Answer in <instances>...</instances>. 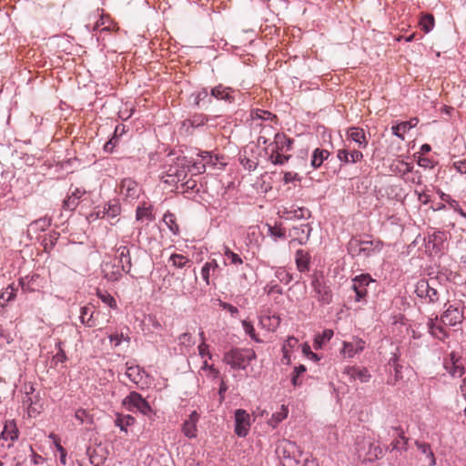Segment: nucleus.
<instances>
[{"instance_id": "obj_1", "label": "nucleus", "mask_w": 466, "mask_h": 466, "mask_svg": "<svg viewBox=\"0 0 466 466\" xmlns=\"http://www.w3.org/2000/svg\"><path fill=\"white\" fill-rule=\"evenodd\" d=\"M255 359L256 353L251 349H232L225 353L223 361L234 370H245Z\"/></svg>"}, {"instance_id": "obj_2", "label": "nucleus", "mask_w": 466, "mask_h": 466, "mask_svg": "<svg viewBox=\"0 0 466 466\" xmlns=\"http://www.w3.org/2000/svg\"><path fill=\"white\" fill-rule=\"evenodd\" d=\"M189 170V162L186 157H178L174 165H170L162 176V180L170 185L183 181Z\"/></svg>"}, {"instance_id": "obj_3", "label": "nucleus", "mask_w": 466, "mask_h": 466, "mask_svg": "<svg viewBox=\"0 0 466 466\" xmlns=\"http://www.w3.org/2000/svg\"><path fill=\"white\" fill-rule=\"evenodd\" d=\"M415 292L419 297L434 303L440 300L441 297L445 293V289L441 285H437L435 280L420 279L416 285Z\"/></svg>"}, {"instance_id": "obj_4", "label": "nucleus", "mask_w": 466, "mask_h": 466, "mask_svg": "<svg viewBox=\"0 0 466 466\" xmlns=\"http://www.w3.org/2000/svg\"><path fill=\"white\" fill-rule=\"evenodd\" d=\"M463 309L461 301H449L447 309L441 317V323L445 326H455L461 323L464 319Z\"/></svg>"}, {"instance_id": "obj_5", "label": "nucleus", "mask_w": 466, "mask_h": 466, "mask_svg": "<svg viewBox=\"0 0 466 466\" xmlns=\"http://www.w3.org/2000/svg\"><path fill=\"white\" fill-rule=\"evenodd\" d=\"M123 405L129 411H139L144 415L151 412V407L142 396L133 391L123 400Z\"/></svg>"}, {"instance_id": "obj_6", "label": "nucleus", "mask_w": 466, "mask_h": 466, "mask_svg": "<svg viewBox=\"0 0 466 466\" xmlns=\"http://www.w3.org/2000/svg\"><path fill=\"white\" fill-rule=\"evenodd\" d=\"M141 193L139 185L130 177L121 180L119 185V195L127 201H134L138 198Z\"/></svg>"}, {"instance_id": "obj_7", "label": "nucleus", "mask_w": 466, "mask_h": 466, "mask_svg": "<svg viewBox=\"0 0 466 466\" xmlns=\"http://www.w3.org/2000/svg\"><path fill=\"white\" fill-rule=\"evenodd\" d=\"M250 428V416L242 409L235 411V433L238 437H246Z\"/></svg>"}, {"instance_id": "obj_8", "label": "nucleus", "mask_w": 466, "mask_h": 466, "mask_svg": "<svg viewBox=\"0 0 466 466\" xmlns=\"http://www.w3.org/2000/svg\"><path fill=\"white\" fill-rule=\"evenodd\" d=\"M315 292L318 295V299L324 304H329L332 299V292L329 286L324 281L322 278L315 277L311 283Z\"/></svg>"}, {"instance_id": "obj_9", "label": "nucleus", "mask_w": 466, "mask_h": 466, "mask_svg": "<svg viewBox=\"0 0 466 466\" xmlns=\"http://www.w3.org/2000/svg\"><path fill=\"white\" fill-rule=\"evenodd\" d=\"M126 376L135 384L144 387L147 384V376L146 372L138 366L133 363H127Z\"/></svg>"}, {"instance_id": "obj_10", "label": "nucleus", "mask_w": 466, "mask_h": 466, "mask_svg": "<svg viewBox=\"0 0 466 466\" xmlns=\"http://www.w3.org/2000/svg\"><path fill=\"white\" fill-rule=\"evenodd\" d=\"M365 348V341L359 338H354L352 341H344L341 354L345 358H353L356 354L361 352Z\"/></svg>"}, {"instance_id": "obj_11", "label": "nucleus", "mask_w": 466, "mask_h": 466, "mask_svg": "<svg viewBox=\"0 0 466 466\" xmlns=\"http://www.w3.org/2000/svg\"><path fill=\"white\" fill-rule=\"evenodd\" d=\"M352 289L356 292V300L360 301L367 295L366 287L373 280L369 275H360L353 279Z\"/></svg>"}, {"instance_id": "obj_12", "label": "nucleus", "mask_w": 466, "mask_h": 466, "mask_svg": "<svg viewBox=\"0 0 466 466\" xmlns=\"http://www.w3.org/2000/svg\"><path fill=\"white\" fill-rule=\"evenodd\" d=\"M445 370L452 377H461L464 374V366L462 360L455 356V353L451 354V359L444 363Z\"/></svg>"}, {"instance_id": "obj_13", "label": "nucleus", "mask_w": 466, "mask_h": 466, "mask_svg": "<svg viewBox=\"0 0 466 466\" xmlns=\"http://www.w3.org/2000/svg\"><path fill=\"white\" fill-rule=\"evenodd\" d=\"M199 414L194 410L190 413L188 419L183 423L182 432L189 439L196 438L198 435L197 423L199 420Z\"/></svg>"}, {"instance_id": "obj_14", "label": "nucleus", "mask_w": 466, "mask_h": 466, "mask_svg": "<svg viewBox=\"0 0 466 466\" xmlns=\"http://www.w3.org/2000/svg\"><path fill=\"white\" fill-rule=\"evenodd\" d=\"M337 157L345 164H354L363 158V154L357 149L342 148L338 150Z\"/></svg>"}, {"instance_id": "obj_15", "label": "nucleus", "mask_w": 466, "mask_h": 466, "mask_svg": "<svg viewBox=\"0 0 466 466\" xmlns=\"http://www.w3.org/2000/svg\"><path fill=\"white\" fill-rule=\"evenodd\" d=\"M311 228L308 224L294 227L290 231L291 242L297 241L300 245L305 244L310 236Z\"/></svg>"}, {"instance_id": "obj_16", "label": "nucleus", "mask_w": 466, "mask_h": 466, "mask_svg": "<svg viewBox=\"0 0 466 466\" xmlns=\"http://www.w3.org/2000/svg\"><path fill=\"white\" fill-rule=\"evenodd\" d=\"M25 397L23 399V406L27 409L29 417H36L42 410V405L38 402L35 396H29V391L26 390Z\"/></svg>"}, {"instance_id": "obj_17", "label": "nucleus", "mask_w": 466, "mask_h": 466, "mask_svg": "<svg viewBox=\"0 0 466 466\" xmlns=\"http://www.w3.org/2000/svg\"><path fill=\"white\" fill-rule=\"evenodd\" d=\"M292 140L288 138L284 134L278 133L275 135L274 142L270 143L267 149H277L281 152L290 150Z\"/></svg>"}, {"instance_id": "obj_18", "label": "nucleus", "mask_w": 466, "mask_h": 466, "mask_svg": "<svg viewBox=\"0 0 466 466\" xmlns=\"http://www.w3.org/2000/svg\"><path fill=\"white\" fill-rule=\"evenodd\" d=\"M442 324L443 323H441V321L439 320L438 318H435L434 319H431L428 321V328H429L430 333L433 337H435L441 340L444 339L448 336V331L442 326Z\"/></svg>"}, {"instance_id": "obj_19", "label": "nucleus", "mask_w": 466, "mask_h": 466, "mask_svg": "<svg viewBox=\"0 0 466 466\" xmlns=\"http://www.w3.org/2000/svg\"><path fill=\"white\" fill-rule=\"evenodd\" d=\"M103 273L106 279L110 281H116L119 279L124 269L121 265L107 262L103 265Z\"/></svg>"}, {"instance_id": "obj_20", "label": "nucleus", "mask_w": 466, "mask_h": 466, "mask_svg": "<svg viewBox=\"0 0 466 466\" xmlns=\"http://www.w3.org/2000/svg\"><path fill=\"white\" fill-rule=\"evenodd\" d=\"M347 136L357 143L360 147L365 148L368 145V140L362 128L355 127H350L347 131Z\"/></svg>"}, {"instance_id": "obj_21", "label": "nucleus", "mask_w": 466, "mask_h": 466, "mask_svg": "<svg viewBox=\"0 0 466 466\" xmlns=\"http://www.w3.org/2000/svg\"><path fill=\"white\" fill-rule=\"evenodd\" d=\"M345 372L350 379L360 380V382H367L370 378V375L365 368L348 367Z\"/></svg>"}, {"instance_id": "obj_22", "label": "nucleus", "mask_w": 466, "mask_h": 466, "mask_svg": "<svg viewBox=\"0 0 466 466\" xmlns=\"http://www.w3.org/2000/svg\"><path fill=\"white\" fill-rule=\"evenodd\" d=\"M136 218L137 221L148 223L154 219L152 213V206L144 202L138 206L136 212Z\"/></svg>"}, {"instance_id": "obj_23", "label": "nucleus", "mask_w": 466, "mask_h": 466, "mask_svg": "<svg viewBox=\"0 0 466 466\" xmlns=\"http://www.w3.org/2000/svg\"><path fill=\"white\" fill-rule=\"evenodd\" d=\"M233 90L229 87L223 86L221 85L211 89V96L218 100H226L228 103L234 101L232 96Z\"/></svg>"}, {"instance_id": "obj_24", "label": "nucleus", "mask_w": 466, "mask_h": 466, "mask_svg": "<svg viewBox=\"0 0 466 466\" xmlns=\"http://www.w3.org/2000/svg\"><path fill=\"white\" fill-rule=\"evenodd\" d=\"M118 264L121 265L124 272H129L131 268V258L129 249L127 247H119L116 250Z\"/></svg>"}, {"instance_id": "obj_25", "label": "nucleus", "mask_w": 466, "mask_h": 466, "mask_svg": "<svg viewBox=\"0 0 466 466\" xmlns=\"http://www.w3.org/2000/svg\"><path fill=\"white\" fill-rule=\"evenodd\" d=\"M1 438L11 441H14L18 438V430L14 420L5 421L1 433Z\"/></svg>"}, {"instance_id": "obj_26", "label": "nucleus", "mask_w": 466, "mask_h": 466, "mask_svg": "<svg viewBox=\"0 0 466 466\" xmlns=\"http://www.w3.org/2000/svg\"><path fill=\"white\" fill-rule=\"evenodd\" d=\"M259 324L263 329L274 331L280 324V318L277 315L262 316L259 319Z\"/></svg>"}, {"instance_id": "obj_27", "label": "nucleus", "mask_w": 466, "mask_h": 466, "mask_svg": "<svg viewBox=\"0 0 466 466\" xmlns=\"http://www.w3.org/2000/svg\"><path fill=\"white\" fill-rule=\"evenodd\" d=\"M268 160L274 165H283L286 163L290 155H287V152L278 151L277 149H268Z\"/></svg>"}, {"instance_id": "obj_28", "label": "nucleus", "mask_w": 466, "mask_h": 466, "mask_svg": "<svg viewBox=\"0 0 466 466\" xmlns=\"http://www.w3.org/2000/svg\"><path fill=\"white\" fill-rule=\"evenodd\" d=\"M18 289L14 285H8L0 294V305L4 307L6 303L15 299Z\"/></svg>"}, {"instance_id": "obj_29", "label": "nucleus", "mask_w": 466, "mask_h": 466, "mask_svg": "<svg viewBox=\"0 0 466 466\" xmlns=\"http://www.w3.org/2000/svg\"><path fill=\"white\" fill-rule=\"evenodd\" d=\"M309 254L302 250L299 249L296 252V264L297 268L299 271H306L309 269Z\"/></svg>"}, {"instance_id": "obj_30", "label": "nucleus", "mask_w": 466, "mask_h": 466, "mask_svg": "<svg viewBox=\"0 0 466 466\" xmlns=\"http://www.w3.org/2000/svg\"><path fill=\"white\" fill-rule=\"evenodd\" d=\"M415 445L418 448V450L430 460L429 465L435 466L436 459H435L434 454L431 449L430 444H428L426 442H420L419 441H416Z\"/></svg>"}, {"instance_id": "obj_31", "label": "nucleus", "mask_w": 466, "mask_h": 466, "mask_svg": "<svg viewBox=\"0 0 466 466\" xmlns=\"http://www.w3.org/2000/svg\"><path fill=\"white\" fill-rule=\"evenodd\" d=\"M329 153L328 150L317 148L314 150L311 157V166L315 168L321 166L323 161L328 158Z\"/></svg>"}, {"instance_id": "obj_32", "label": "nucleus", "mask_w": 466, "mask_h": 466, "mask_svg": "<svg viewBox=\"0 0 466 466\" xmlns=\"http://www.w3.org/2000/svg\"><path fill=\"white\" fill-rule=\"evenodd\" d=\"M288 413V408L285 405H282L279 411L272 414L271 418L268 420V424L272 428H276L279 422L287 418Z\"/></svg>"}, {"instance_id": "obj_33", "label": "nucleus", "mask_w": 466, "mask_h": 466, "mask_svg": "<svg viewBox=\"0 0 466 466\" xmlns=\"http://www.w3.org/2000/svg\"><path fill=\"white\" fill-rule=\"evenodd\" d=\"M199 157H202V160L205 161L206 167L210 166L213 167H217L219 166H224L225 163H223L220 160V157L218 156H212L209 152L204 151L199 154Z\"/></svg>"}, {"instance_id": "obj_34", "label": "nucleus", "mask_w": 466, "mask_h": 466, "mask_svg": "<svg viewBox=\"0 0 466 466\" xmlns=\"http://www.w3.org/2000/svg\"><path fill=\"white\" fill-rule=\"evenodd\" d=\"M80 320L87 327H94L95 320L93 319V311L88 306L81 308Z\"/></svg>"}, {"instance_id": "obj_35", "label": "nucleus", "mask_w": 466, "mask_h": 466, "mask_svg": "<svg viewBox=\"0 0 466 466\" xmlns=\"http://www.w3.org/2000/svg\"><path fill=\"white\" fill-rule=\"evenodd\" d=\"M332 336H333L332 329H325L321 334L317 335L314 339L315 348L320 349L324 343H326L327 341H329L331 339Z\"/></svg>"}, {"instance_id": "obj_36", "label": "nucleus", "mask_w": 466, "mask_h": 466, "mask_svg": "<svg viewBox=\"0 0 466 466\" xmlns=\"http://www.w3.org/2000/svg\"><path fill=\"white\" fill-rule=\"evenodd\" d=\"M135 422V419L130 416H118L115 420V423L117 427L120 428L122 431L127 432V426L133 425Z\"/></svg>"}, {"instance_id": "obj_37", "label": "nucleus", "mask_w": 466, "mask_h": 466, "mask_svg": "<svg viewBox=\"0 0 466 466\" xmlns=\"http://www.w3.org/2000/svg\"><path fill=\"white\" fill-rule=\"evenodd\" d=\"M164 223L168 227L170 231L174 234H177L179 231L178 225L176 222L175 215L172 213H166L163 218Z\"/></svg>"}, {"instance_id": "obj_38", "label": "nucleus", "mask_w": 466, "mask_h": 466, "mask_svg": "<svg viewBox=\"0 0 466 466\" xmlns=\"http://www.w3.org/2000/svg\"><path fill=\"white\" fill-rule=\"evenodd\" d=\"M120 210L118 204H108L106 208H104L102 218H115L120 214Z\"/></svg>"}, {"instance_id": "obj_39", "label": "nucleus", "mask_w": 466, "mask_h": 466, "mask_svg": "<svg viewBox=\"0 0 466 466\" xmlns=\"http://www.w3.org/2000/svg\"><path fill=\"white\" fill-rule=\"evenodd\" d=\"M420 25L425 33L431 32L434 27V17L431 15H425L420 20Z\"/></svg>"}, {"instance_id": "obj_40", "label": "nucleus", "mask_w": 466, "mask_h": 466, "mask_svg": "<svg viewBox=\"0 0 466 466\" xmlns=\"http://www.w3.org/2000/svg\"><path fill=\"white\" fill-rule=\"evenodd\" d=\"M194 175L202 174L206 171V163L202 160V157H199L189 166V170Z\"/></svg>"}, {"instance_id": "obj_41", "label": "nucleus", "mask_w": 466, "mask_h": 466, "mask_svg": "<svg viewBox=\"0 0 466 466\" xmlns=\"http://www.w3.org/2000/svg\"><path fill=\"white\" fill-rule=\"evenodd\" d=\"M169 261L172 263V265L176 268H181L186 266L187 263L189 262V260L180 254H173L169 258Z\"/></svg>"}, {"instance_id": "obj_42", "label": "nucleus", "mask_w": 466, "mask_h": 466, "mask_svg": "<svg viewBox=\"0 0 466 466\" xmlns=\"http://www.w3.org/2000/svg\"><path fill=\"white\" fill-rule=\"evenodd\" d=\"M218 267V264L215 260L211 262H207L202 269H201V275L205 282L208 285L209 284V276H210V270L214 269Z\"/></svg>"}, {"instance_id": "obj_43", "label": "nucleus", "mask_w": 466, "mask_h": 466, "mask_svg": "<svg viewBox=\"0 0 466 466\" xmlns=\"http://www.w3.org/2000/svg\"><path fill=\"white\" fill-rule=\"evenodd\" d=\"M275 276L280 282L285 284H289L292 279L291 275L284 268H278L275 271Z\"/></svg>"}, {"instance_id": "obj_44", "label": "nucleus", "mask_w": 466, "mask_h": 466, "mask_svg": "<svg viewBox=\"0 0 466 466\" xmlns=\"http://www.w3.org/2000/svg\"><path fill=\"white\" fill-rule=\"evenodd\" d=\"M224 256L230 261L231 264L240 265L243 263L241 258L228 247H224Z\"/></svg>"}, {"instance_id": "obj_45", "label": "nucleus", "mask_w": 466, "mask_h": 466, "mask_svg": "<svg viewBox=\"0 0 466 466\" xmlns=\"http://www.w3.org/2000/svg\"><path fill=\"white\" fill-rule=\"evenodd\" d=\"M271 116V113L265 110L256 109L252 110L250 113L251 121L256 120H266Z\"/></svg>"}, {"instance_id": "obj_46", "label": "nucleus", "mask_w": 466, "mask_h": 466, "mask_svg": "<svg viewBox=\"0 0 466 466\" xmlns=\"http://www.w3.org/2000/svg\"><path fill=\"white\" fill-rule=\"evenodd\" d=\"M75 417L77 420L80 421V423H91L92 422L91 416L84 409H78L77 410H76Z\"/></svg>"}, {"instance_id": "obj_47", "label": "nucleus", "mask_w": 466, "mask_h": 466, "mask_svg": "<svg viewBox=\"0 0 466 466\" xmlns=\"http://www.w3.org/2000/svg\"><path fill=\"white\" fill-rule=\"evenodd\" d=\"M399 438L400 440L394 441L392 443V449L393 450H404L406 451L407 450V446H408V441H409V439L405 437L404 433L403 432H400L399 434Z\"/></svg>"}, {"instance_id": "obj_48", "label": "nucleus", "mask_w": 466, "mask_h": 466, "mask_svg": "<svg viewBox=\"0 0 466 466\" xmlns=\"http://www.w3.org/2000/svg\"><path fill=\"white\" fill-rule=\"evenodd\" d=\"M395 167L394 170L399 171L402 174H406L412 171L413 167L406 163L402 160L397 161L395 164L392 165V167Z\"/></svg>"}, {"instance_id": "obj_49", "label": "nucleus", "mask_w": 466, "mask_h": 466, "mask_svg": "<svg viewBox=\"0 0 466 466\" xmlns=\"http://www.w3.org/2000/svg\"><path fill=\"white\" fill-rule=\"evenodd\" d=\"M418 122H419V119L414 117V118H411L410 121H405V122L400 123L399 125L396 126V129H401V132L405 134L408 130L416 127Z\"/></svg>"}, {"instance_id": "obj_50", "label": "nucleus", "mask_w": 466, "mask_h": 466, "mask_svg": "<svg viewBox=\"0 0 466 466\" xmlns=\"http://www.w3.org/2000/svg\"><path fill=\"white\" fill-rule=\"evenodd\" d=\"M50 438L54 439V441H55L56 447L57 449V451L60 454V456H59L60 462L63 465H66V450L61 446V444L59 443V441L56 439V435L51 434Z\"/></svg>"}, {"instance_id": "obj_51", "label": "nucleus", "mask_w": 466, "mask_h": 466, "mask_svg": "<svg viewBox=\"0 0 466 466\" xmlns=\"http://www.w3.org/2000/svg\"><path fill=\"white\" fill-rule=\"evenodd\" d=\"M97 296L104 303L107 304L110 308H116V301L110 294L98 292Z\"/></svg>"}, {"instance_id": "obj_52", "label": "nucleus", "mask_w": 466, "mask_h": 466, "mask_svg": "<svg viewBox=\"0 0 466 466\" xmlns=\"http://www.w3.org/2000/svg\"><path fill=\"white\" fill-rule=\"evenodd\" d=\"M242 327L245 330V332L247 334H248L250 336V338L254 340H256L257 342H259L260 340L257 338L256 336V333H255V329L253 327V325L248 321V320H243L242 321Z\"/></svg>"}, {"instance_id": "obj_53", "label": "nucleus", "mask_w": 466, "mask_h": 466, "mask_svg": "<svg viewBox=\"0 0 466 466\" xmlns=\"http://www.w3.org/2000/svg\"><path fill=\"white\" fill-rule=\"evenodd\" d=\"M178 341L180 345L186 347H192L195 344L194 339L189 333H183L178 337Z\"/></svg>"}, {"instance_id": "obj_54", "label": "nucleus", "mask_w": 466, "mask_h": 466, "mask_svg": "<svg viewBox=\"0 0 466 466\" xmlns=\"http://www.w3.org/2000/svg\"><path fill=\"white\" fill-rule=\"evenodd\" d=\"M299 343L295 337H289L282 346V351L290 352Z\"/></svg>"}, {"instance_id": "obj_55", "label": "nucleus", "mask_w": 466, "mask_h": 466, "mask_svg": "<svg viewBox=\"0 0 466 466\" xmlns=\"http://www.w3.org/2000/svg\"><path fill=\"white\" fill-rule=\"evenodd\" d=\"M78 204V200L72 195H70L66 199L64 200L63 207L64 208L73 210L76 208Z\"/></svg>"}, {"instance_id": "obj_56", "label": "nucleus", "mask_w": 466, "mask_h": 466, "mask_svg": "<svg viewBox=\"0 0 466 466\" xmlns=\"http://www.w3.org/2000/svg\"><path fill=\"white\" fill-rule=\"evenodd\" d=\"M444 239L445 236L442 232H435L432 236L430 237L429 243L433 242V246L435 247L437 245L441 244Z\"/></svg>"}, {"instance_id": "obj_57", "label": "nucleus", "mask_w": 466, "mask_h": 466, "mask_svg": "<svg viewBox=\"0 0 466 466\" xmlns=\"http://www.w3.org/2000/svg\"><path fill=\"white\" fill-rule=\"evenodd\" d=\"M198 353L202 358H205L208 356L209 359H211V354L208 350V345L203 340L198 345Z\"/></svg>"}, {"instance_id": "obj_58", "label": "nucleus", "mask_w": 466, "mask_h": 466, "mask_svg": "<svg viewBox=\"0 0 466 466\" xmlns=\"http://www.w3.org/2000/svg\"><path fill=\"white\" fill-rule=\"evenodd\" d=\"M298 179H299V175L297 173H293V172H285L284 173L283 180H284L285 184H288L289 182H292V181H295Z\"/></svg>"}, {"instance_id": "obj_59", "label": "nucleus", "mask_w": 466, "mask_h": 466, "mask_svg": "<svg viewBox=\"0 0 466 466\" xmlns=\"http://www.w3.org/2000/svg\"><path fill=\"white\" fill-rule=\"evenodd\" d=\"M441 198L442 201L447 202L452 208L456 209L458 207V202L451 198L449 195L441 193Z\"/></svg>"}, {"instance_id": "obj_60", "label": "nucleus", "mask_w": 466, "mask_h": 466, "mask_svg": "<svg viewBox=\"0 0 466 466\" xmlns=\"http://www.w3.org/2000/svg\"><path fill=\"white\" fill-rule=\"evenodd\" d=\"M302 353L312 360H318L317 354L311 351L310 347L308 344H304L302 346Z\"/></svg>"}, {"instance_id": "obj_61", "label": "nucleus", "mask_w": 466, "mask_h": 466, "mask_svg": "<svg viewBox=\"0 0 466 466\" xmlns=\"http://www.w3.org/2000/svg\"><path fill=\"white\" fill-rule=\"evenodd\" d=\"M220 306L224 309L228 310L232 315H235V314L238 313V308L233 306V305H231V304H229V303L220 301Z\"/></svg>"}, {"instance_id": "obj_62", "label": "nucleus", "mask_w": 466, "mask_h": 466, "mask_svg": "<svg viewBox=\"0 0 466 466\" xmlns=\"http://www.w3.org/2000/svg\"><path fill=\"white\" fill-rule=\"evenodd\" d=\"M455 168L461 174H466V158L454 163Z\"/></svg>"}, {"instance_id": "obj_63", "label": "nucleus", "mask_w": 466, "mask_h": 466, "mask_svg": "<svg viewBox=\"0 0 466 466\" xmlns=\"http://www.w3.org/2000/svg\"><path fill=\"white\" fill-rule=\"evenodd\" d=\"M268 231L272 237L280 238L283 236V232L279 228L277 227H269Z\"/></svg>"}, {"instance_id": "obj_64", "label": "nucleus", "mask_w": 466, "mask_h": 466, "mask_svg": "<svg viewBox=\"0 0 466 466\" xmlns=\"http://www.w3.org/2000/svg\"><path fill=\"white\" fill-rule=\"evenodd\" d=\"M242 164L248 170H253L257 167V163L255 161H253V160H250V159H245V160L242 159Z\"/></svg>"}]
</instances>
